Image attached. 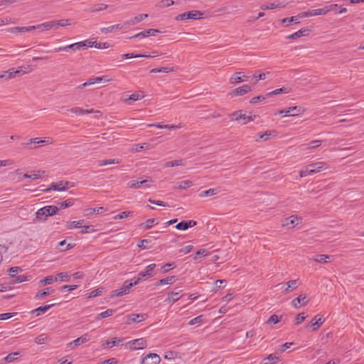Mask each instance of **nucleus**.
I'll use <instances>...</instances> for the list:
<instances>
[{"label":"nucleus","mask_w":364,"mask_h":364,"mask_svg":"<svg viewBox=\"0 0 364 364\" xmlns=\"http://www.w3.org/2000/svg\"><path fill=\"white\" fill-rule=\"evenodd\" d=\"M251 91V87L248 85H244L241 87H237L232 91V95L235 96H242Z\"/></svg>","instance_id":"393cba45"},{"label":"nucleus","mask_w":364,"mask_h":364,"mask_svg":"<svg viewBox=\"0 0 364 364\" xmlns=\"http://www.w3.org/2000/svg\"><path fill=\"white\" fill-rule=\"evenodd\" d=\"M187 13L188 19H199L201 18L203 13L198 10H193Z\"/></svg>","instance_id":"ea45409f"},{"label":"nucleus","mask_w":364,"mask_h":364,"mask_svg":"<svg viewBox=\"0 0 364 364\" xmlns=\"http://www.w3.org/2000/svg\"><path fill=\"white\" fill-rule=\"evenodd\" d=\"M84 220L67 222L65 226L68 229L81 228Z\"/></svg>","instance_id":"de8ad7c7"},{"label":"nucleus","mask_w":364,"mask_h":364,"mask_svg":"<svg viewBox=\"0 0 364 364\" xmlns=\"http://www.w3.org/2000/svg\"><path fill=\"white\" fill-rule=\"evenodd\" d=\"M290 92V89L289 87H283L279 89H276L272 92H269L267 94V97H272L274 95H277L282 93H289Z\"/></svg>","instance_id":"473e14b6"},{"label":"nucleus","mask_w":364,"mask_h":364,"mask_svg":"<svg viewBox=\"0 0 364 364\" xmlns=\"http://www.w3.org/2000/svg\"><path fill=\"white\" fill-rule=\"evenodd\" d=\"M44 174H45L44 171H40V170L33 171L31 173V179L35 180L37 178H41L43 176Z\"/></svg>","instance_id":"052dcab7"},{"label":"nucleus","mask_w":364,"mask_h":364,"mask_svg":"<svg viewBox=\"0 0 364 364\" xmlns=\"http://www.w3.org/2000/svg\"><path fill=\"white\" fill-rule=\"evenodd\" d=\"M131 350L144 349L146 347V341L144 338L130 341L128 343Z\"/></svg>","instance_id":"9d476101"},{"label":"nucleus","mask_w":364,"mask_h":364,"mask_svg":"<svg viewBox=\"0 0 364 364\" xmlns=\"http://www.w3.org/2000/svg\"><path fill=\"white\" fill-rule=\"evenodd\" d=\"M338 7V4H331L321 9L307 11L299 14L300 17H309L313 16L326 15L327 13Z\"/></svg>","instance_id":"f03ea898"},{"label":"nucleus","mask_w":364,"mask_h":364,"mask_svg":"<svg viewBox=\"0 0 364 364\" xmlns=\"http://www.w3.org/2000/svg\"><path fill=\"white\" fill-rule=\"evenodd\" d=\"M58 211V207L55 205H47L38 209L36 213L34 221H46L49 216H53Z\"/></svg>","instance_id":"f257e3e1"},{"label":"nucleus","mask_w":364,"mask_h":364,"mask_svg":"<svg viewBox=\"0 0 364 364\" xmlns=\"http://www.w3.org/2000/svg\"><path fill=\"white\" fill-rule=\"evenodd\" d=\"M264 360L271 361L272 362V363L269 362H264L263 364H273L274 363L280 361L281 358L279 355H277V353H272L269 355L267 358H265Z\"/></svg>","instance_id":"58836bf2"},{"label":"nucleus","mask_w":364,"mask_h":364,"mask_svg":"<svg viewBox=\"0 0 364 364\" xmlns=\"http://www.w3.org/2000/svg\"><path fill=\"white\" fill-rule=\"evenodd\" d=\"M152 182H153V181L151 178L143 180V181H137V180H132V181H130L127 183V186L129 188H133V189H137V188H140L141 187L149 188L151 186V183H152Z\"/></svg>","instance_id":"0eeeda50"},{"label":"nucleus","mask_w":364,"mask_h":364,"mask_svg":"<svg viewBox=\"0 0 364 364\" xmlns=\"http://www.w3.org/2000/svg\"><path fill=\"white\" fill-rule=\"evenodd\" d=\"M107 210L104 207H99L97 208H87L85 210L87 215H92L94 213L102 214Z\"/></svg>","instance_id":"e433bc0d"},{"label":"nucleus","mask_w":364,"mask_h":364,"mask_svg":"<svg viewBox=\"0 0 364 364\" xmlns=\"http://www.w3.org/2000/svg\"><path fill=\"white\" fill-rule=\"evenodd\" d=\"M57 281V277L50 275L45 277L43 279H41L39 283L41 285H49Z\"/></svg>","instance_id":"a19ab883"},{"label":"nucleus","mask_w":364,"mask_h":364,"mask_svg":"<svg viewBox=\"0 0 364 364\" xmlns=\"http://www.w3.org/2000/svg\"><path fill=\"white\" fill-rule=\"evenodd\" d=\"M114 312H115V310L112 309H108L106 311L99 314L97 315V319H101V318H107V317L111 316H112L114 314Z\"/></svg>","instance_id":"864d4df0"},{"label":"nucleus","mask_w":364,"mask_h":364,"mask_svg":"<svg viewBox=\"0 0 364 364\" xmlns=\"http://www.w3.org/2000/svg\"><path fill=\"white\" fill-rule=\"evenodd\" d=\"M173 4L174 1L173 0H161L156 3V6L162 9L172 6Z\"/></svg>","instance_id":"3c124183"},{"label":"nucleus","mask_w":364,"mask_h":364,"mask_svg":"<svg viewBox=\"0 0 364 364\" xmlns=\"http://www.w3.org/2000/svg\"><path fill=\"white\" fill-rule=\"evenodd\" d=\"M74 204V200L72 198L68 199L65 201L58 203L57 207H58V210L60 209H63L65 208H68L72 206Z\"/></svg>","instance_id":"49530a36"},{"label":"nucleus","mask_w":364,"mask_h":364,"mask_svg":"<svg viewBox=\"0 0 364 364\" xmlns=\"http://www.w3.org/2000/svg\"><path fill=\"white\" fill-rule=\"evenodd\" d=\"M159 33H160V31H159L158 29L149 28L147 30H144L140 33H138L129 37V38H144L148 36H154Z\"/></svg>","instance_id":"ddd939ff"},{"label":"nucleus","mask_w":364,"mask_h":364,"mask_svg":"<svg viewBox=\"0 0 364 364\" xmlns=\"http://www.w3.org/2000/svg\"><path fill=\"white\" fill-rule=\"evenodd\" d=\"M157 223H158L156 222V219L151 218V219H148L145 223H141L139 225V227H141V228H144V230H148V229H150L151 228H152V226L154 224H157Z\"/></svg>","instance_id":"09e8293b"},{"label":"nucleus","mask_w":364,"mask_h":364,"mask_svg":"<svg viewBox=\"0 0 364 364\" xmlns=\"http://www.w3.org/2000/svg\"><path fill=\"white\" fill-rule=\"evenodd\" d=\"M301 17L299 16V14L298 16H291L290 18H284L281 20V22H282V23H287L286 26H288L290 23H293V22L295 23H299V19Z\"/></svg>","instance_id":"79ce46f5"},{"label":"nucleus","mask_w":364,"mask_h":364,"mask_svg":"<svg viewBox=\"0 0 364 364\" xmlns=\"http://www.w3.org/2000/svg\"><path fill=\"white\" fill-rule=\"evenodd\" d=\"M330 257L331 256L328 255H318L316 257L314 258V260L316 262L324 264L328 262L327 259H329Z\"/></svg>","instance_id":"5fc2aeb1"},{"label":"nucleus","mask_w":364,"mask_h":364,"mask_svg":"<svg viewBox=\"0 0 364 364\" xmlns=\"http://www.w3.org/2000/svg\"><path fill=\"white\" fill-rule=\"evenodd\" d=\"M175 276L167 277L166 278L159 279L156 283V286L164 285V284H172L175 282Z\"/></svg>","instance_id":"2f4dec72"},{"label":"nucleus","mask_w":364,"mask_h":364,"mask_svg":"<svg viewBox=\"0 0 364 364\" xmlns=\"http://www.w3.org/2000/svg\"><path fill=\"white\" fill-rule=\"evenodd\" d=\"M300 284L301 282L299 279L290 280L285 284V285H287V287L284 289L282 293L284 294H289L290 292L296 289Z\"/></svg>","instance_id":"f3484780"},{"label":"nucleus","mask_w":364,"mask_h":364,"mask_svg":"<svg viewBox=\"0 0 364 364\" xmlns=\"http://www.w3.org/2000/svg\"><path fill=\"white\" fill-rule=\"evenodd\" d=\"M309 165L314 174L326 170L329 168V165L324 161H318Z\"/></svg>","instance_id":"4468645a"},{"label":"nucleus","mask_w":364,"mask_h":364,"mask_svg":"<svg viewBox=\"0 0 364 364\" xmlns=\"http://www.w3.org/2000/svg\"><path fill=\"white\" fill-rule=\"evenodd\" d=\"M306 316L305 315L304 313L299 314L294 319L295 325H299L306 319Z\"/></svg>","instance_id":"e2e57ef3"},{"label":"nucleus","mask_w":364,"mask_h":364,"mask_svg":"<svg viewBox=\"0 0 364 364\" xmlns=\"http://www.w3.org/2000/svg\"><path fill=\"white\" fill-rule=\"evenodd\" d=\"M107 8H108L107 4H105L103 3H100V4H95L92 7H91L90 9V11L91 13H95V12L104 11V10L107 9Z\"/></svg>","instance_id":"f704fd0d"},{"label":"nucleus","mask_w":364,"mask_h":364,"mask_svg":"<svg viewBox=\"0 0 364 364\" xmlns=\"http://www.w3.org/2000/svg\"><path fill=\"white\" fill-rule=\"evenodd\" d=\"M182 291L180 290L178 291H171L168 294V296L166 299L165 301L168 303H174L177 301L181 298V292Z\"/></svg>","instance_id":"a878e982"},{"label":"nucleus","mask_w":364,"mask_h":364,"mask_svg":"<svg viewBox=\"0 0 364 364\" xmlns=\"http://www.w3.org/2000/svg\"><path fill=\"white\" fill-rule=\"evenodd\" d=\"M38 29L48 31L52 28H57L55 21H47L38 25Z\"/></svg>","instance_id":"bb28decb"},{"label":"nucleus","mask_w":364,"mask_h":364,"mask_svg":"<svg viewBox=\"0 0 364 364\" xmlns=\"http://www.w3.org/2000/svg\"><path fill=\"white\" fill-rule=\"evenodd\" d=\"M309 32V28H304L291 35L287 36L286 37V38L289 39V40L296 39V38L302 37V36H308Z\"/></svg>","instance_id":"5701e85b"},{"label":"nucleus","mask_w":364,"mask_h":364,"mask_svg":"<svg viewBox=\"0 0 364 364\" xmlns=\"http://www.w3.org/2000/svg\"><path fill=\"white\" fill-rule=\"evenodd\" d=\"M123 28H125L124 26V23L122 25L118 23V24L112 25V26H109V27L101 28H100V31L102 33H108L113 32L115 30H121Z\"/></svg>","instance_id":"cd10ccee"},{"label":"nucleus","mask_w":364,"mask_h":364,"mask_svg":"<svg viewBox=\"0 0 364 364\" xmlns=\"http://www.w3.org/2000/svg\"><path fill=\"white\" fill-rule=\"evenodd\" d=\"M203 316L200 315V316H198L192 318L191 320H190V321L188 322V324L190 326H193L196 323H200L203 322Z\"/></svg>","instance_id":"338daca9"},{"label":"nucleus","mask_w":364,"mask_h":364,"mask_svg":"<svg viewBox=\"0 0 364 364\" xmlns=\"http://www.w3.org/2000/svg\"><path fill=\"white\" fill-rule=\"evenodd\" d=\"M230 118L231 119V120L235 121H239L242 119L243 121L242 124H246L248 122L253 121L255 118V115L247 116L246 114L242 113V110H237L230 114Z\"/></svg>","instance_id":"39448f33"},{"label":"nucleus","mask_w":364,"mask_h":364,"mask_svg":"<svg viewBox=\"0 0 364 364\" xmlns=\"http://www.w3.org/2000/svg\"><path fill=\"white\" fill-rule=\"evenodd\" d=\"M156 267V264L153 263V264H150L149 265H148L146 267V271L145 272H141L139 273L138 276H140L141 277H152V271L154 269V268Z\"/></svg>","instance_id":"c85d7f7f"},{"label":"nucleus","mask_w":364,"mask_h":364,"mask_svg":"<svg viewBox=\"0 0 364 364\" xmlns=\"http://www.w3.org/2000/svg\"><path fill=\"white\" fill-rule=\"evenodd\" d=\"M197 224L195 220L181 221L176 225V228L179 230H186L189 228L193 227Z\"/></svg>","instance_id":"b1692460"},{"label":"nucleus","mask_w":364,"mask_h":364,"mask_svg":"<svg viewBox=\"0 0 364 364\" xmlns=\"http://www.w3.org/2000/svg\"><path fill=\"white\" fill-rule=\"evenodd\" d=\"M184 163L182 159L178 160H174L165 163L164 164V168H169V167H173V166H183Z\"/></svg>","instance_id":"37998d69"},{"label":"nucleus","mask_w":364,"mask_h":364,"mask_svg":"<svg viewBox=\"0 0 364 364\" xmlns=\"http://www.w3.org/2000/svg\"><path fill=\"white\" fill-rule=\"evenodd\" d=\"M28 277L26 276V275L16 276L15 277H14V279L11 283L14 284L21 283L25 281H28L29 279Z\"/></svg>","instance_id":"13d9d810"},{"label":"nucleus","mask_w":364,"mask_h":364,"mask_svg":"<svg viewBox=\"0 0 364 364\" xmlns=\"http://www.w3.org/2000/svg\"><path fill=\"white\" fill-rule=\"evenodd\" d=\"M150 243H151V240H149L148 239H143L139 241L137 246L142 250H145V249L148 248V245Z\"/></svg>","instance_id":"69168bd1"},{"label":"nucleus","mask_w":364,"mask_h":364,"mask_svg":"<svg viewBox=\"0 0 364 364\" xmlns=\"http://www.w3.org/2000/svg\"><path fill=\"white\" fill-rule=\"evenodd\" d=\"M219 193L218 188H210L207 191H202L199 193L200 198H205L208 196H213Z\"/></svg>","instance_id":"72a5a7b5"},{"label":"nucleus","mask_w":364,"mask_h":364,"mask_svg":"<svg viewBox=\"0 0 364 364\" xmlns=\"http://www.w3.org/2000/svg\"><path fill=\"white\" fill-rule=\"evenodd\" d=\"M148 316L146 314H132L127 316V324L133 323H139L146 319Z\"/></svg>","instance_id":"f8f14e48"},{"label":"nucleus","mask_w":364,"mask_h":364,"mask_svg":"<svg viewBox=\"0 0 364 364\" xmlns=\"http://www.w3.org/2000/svg\"><path fill=\"white\" fill-rule=\"evenodd\" d=\"M153 55H146L145 54H134V53H126L122 55V58L123 59H129V58H153L157 56L161 55V54L156 51H153Z\"/></svg>","instance_id":"a211bd4d"},{"label":"nucleus","mask_w":364,"mask_h":364,"mask_svg":"<svg viewBox=\"0 0 364 364\" xmlns=\"http://www.w3.org/2000/svg\"><path fill=\"white\" fill-rule=\"evenodd\" d=\"M305 112V109L300 106H294L287 109H281L279 111V114H285V117L287 116H297Z\"/></svg>","instance_id":"6e6552de"},{"label":"nucleus","mask_w":364,"mask_h":364,"mask_svg":"<svg viewBox=\"0 0 364 364\" xmlns=\"http://www.w3.org/2000/svg\"><path fill=\"white\" fill-rule=\"evenodd\" d=\"M90 340V336L89 335V333H85L84 335H82V336L75 339L70 343H68V346H78L82 343H85L89 341Z\"/></svg>","instance_id":"4be33fe9"},{"label":"nucleus","mask_w":364,"mask_h":364,"mask_svg":"<svg viewBox=\"0 0 364 364\" xmlns=\"http://www.w3.org/2000/svg\"><path fill=\"white\" fill-rule=\"evenodd\" d=\"M33 143L37 144L39 145H43L45 144H50V142H49L48 140L46 141V139H40L39 138H33V139H29V141L28 142L23 143V145L28 146Z\"/></svg>","instance_id":"4c0bfd02"},{"label":"nucleus","mask_w":364,"mask_h":364,"mask_svg":"<svg viewBox=\"0 0 364 364\" xmlns=\"http://www.w3.org/2000/svg\"><path fill=\"white\" fill-rule=\"evenodd\" d=\"M284 6H285L284 4H282L281 2H279V1H277L274 2L270 3L269 4L262 5L260 8L262 10H267V9H274L278 7L284 8Z\"/></svg>","instance_id":"7c9ffc66"},{"label":"nucleus","mask_w":364,"mask_h":364,"mask_svg":"<svg viewBox=\"0 0 364 364\" xmlns=\"http://www.w3.org/2000/svg\"><path fill=\"white\" fill-rule=\"evenodd\" d=\"M21 272L22 269L20 267H12L8 270L9 275L13 278L15 277L18 273Z\"/></svg>","instance_id":"4d7b16f0"},{"label":"nucleus","mask_w":364,"mask_h":364,"mask_svg":"<svg viewBox=\"0 0 364 364\" xmlns=\"http://www.w3.org/2000/svg\"><path fill=\"white\" fill-rule=\"evenodd\" d=\"M308 303L306 294H301L291 301V306L295 309H299L301 306H306Z\"/></svg>","instance_id":"412c9836"},{"label":"nucleus","mask_w":364,"mask_h":364,"mask_svg":"<svg viewBox=\"0 0 364 364\" xmlns=\"http://www.w3.org/2000/svg\"><path fill=\"white\" fill-rule=\"evenodd\" d=\"M26 71L22 72L21 70H15L14 68L9 69L8 70L4 71L0 75V80H8L12 78H14L16 75H19L22 73H26Z\"/></svg>","instance_id":"1a4fd4ad"},{"label":"nucleus","mask_w":364,"mask_h":364,"mask_svg":"<svg viewBox=\"0 0 364 364\" xmlns=\"http://www.w3.org/2000/svg\"><path fill=\"white\" fill-rule=\"evenodd\" d=\"M161 358L156 353H149L142 359L141 364H159Z\"/></svg>","instance_id":"dca6fc26"},{"label":"nucleus","mask_w":364,"mask_h":364,"mask_svg":"<svg viewBox=\"0 0 364 364\" xmlns=\"http://www.w3.org/2000/svg\"><path fill=\"white\" fill-rule=\"evenodd\" d=\"M120 162H121V161L118 159L102 160V161H99L98 166H103L110 165V164H118Z\"/></svg>","instance_id":"c03bdc74"},{"label":"nucleus","mask_w":364,"mask_h":364,"mask_svg":"<svg viewBox=\"0 0 364 364\" xmlns=\"http://www.w3.org/2000/svg\"><path fill=\"white\" fill-rule=\"evenodd\" d=\"M48 337L46 334L43 333L35 338L36 343L38 345L44 344L47 342Z\"/></svg>","instance_id":"6e6d98bb"},{"label":"nucleus","mask_w":364,"mask_h":364,"mask_svg":"<svg viewBox=\"0 0 364 364\" xmlns=\"http://www.w3.org/2000/svg\"><path fill=\"white\" fill-rule=\"evenodd\" d=\"M83 46L81 42H77L63 47L55 48L53 51L55 53L60 51L74 53L77 50H83Z\"/></svg>","instance_id":"423d86ee"},{"label":"nucleus","mask_w":364,"mask_h":364,"mask_svg":"<svg viewBox=\"0 0 364 364\" xmlns=\"http://www.w3.org/2000/svg\"><path fill=\"white\" fill-rule=\"evenodd\" d=\"M208 255V252L205 249H200L196 252V256L193 257L195 260L198 259L199 257H205Z\"/></svg>","instance_id":"0e129e2a"},{"label":"nucleus","mask_w":364,"mask_h":364,"mask_svg":"<svg viewBox=\"0 0 364 364\" xmlns=\"http://www.w3.org/2000/svg\"><path fill=\"white\" fill-rule=\"evenodd\" d=\"M54 306H55V304H49V305H46L44 306H40V307L33 310L31 311V313L32 314L36 313V316H39L41 314L45 313L46 311H48V309H50L51 307H53Z\"/></svg>","instance_id":"c9c22d12"},{"label":"nucleus","mask_w":364,"mask_h":364,"mask_svg":"<svg viewBox=\"0 0 364 364\" xmlns=\"http://www.w3.org/2000/svg\"><path fill=\"white\" fill-rule=\"evenodd\" d=\"M247 78L248 77L245 75L243 73L237 72L231 76L230 79V82L232 85H235L245 81Z\"/></svg>","instance_id":"aec40b11"},{"label":"nucleus","mask_w":364,"mask_h":364,"mask_svg":"<svg viewBox=\"0 0 364 364\" xmlns=\"http://www.w3.org/2000/svg\"><path fill=\"white\" fill-rule=\"evenodd\" d=\"M132 287V284H130V281L126 280L123 283L122 287L120 289L115 290L112 295L116 296H122L123 295H125V294H128L129 289Z\"/></svg>","instance_id":"2eb2a0df"},{"label":"nucleus","mask_w":364,"mask_h":364,"mask_svg":"<svg viewBox=\"0 0 364 364\" xmlns=\"http://www.w3.org/2000/svg\"><path fill=\"white\" fill-rule=\"evenodd\" d=\"M148 17V14H140L138 16H136L129 20L125 21L124 23V26L125 28H128L131 26L136 25V23L142 21L144 19Z\"/></svg>","instance_id":"6ab92c4d"},{"label":"nucleus","mask_w":364,"mask_h":364,"mask_svg":"<svg viewBox=\"0 0 364 364\" xmlns=\"http://www.w3.org/2000/svg\"><path fill=\"white\" fill-rule=\"evenodd\" d=\"M314 174L311 169L309 168V165H307L304 169L301 170L299 175L301 177H306L309 175Z\"/></svg>","instance_id":"680f3d73"},{"label":"nucleus","mask_w":364,"mask_h":364,"mask_svg":"<svg viewBox=\"0 0 364 364\" xmlns=\"http://www.w3.org/2000/svg\"><path fill=\"white\" fill-rule=\"evenodd\" d=\"M73 185L71 182L66 181L64 182L63 181H59L58 183H52L49 188L46 189H43L42 191L44 192H48L51 190L58 191H66L68 188L73 187Z\"/></svg>","instance_id":"20e7f679"},{"label":"nucleus","mask_w":364,"mask_h":364,"mask_svg":"<svg viewBox=\"0 0 364 364\" xmlns=\"http://www.w3.org/2000/svg\"><path fill=\"white\" fill-rule=\"evenodd\" d=\"M302 223V218L297 215H291L284 218L282 222V227L287 229H292Z\"/></svg>","instance_id":"7ed1b4c3"},{"label":"nucleus","mask_w":364,"mask_h":364,"mask_svg":"<svg viewBox=\"0 0 364 364\" xmlns=\"http://www.w3.org/2000/svg\"><path fill=\"white\" fill-rule=\"evenodd\" d=\"M134 213L132 211H123L113 217L114 220H120L127 218L128 217L133 216Z\"/></svg>","instance_id":"8fccbe9b"},{"label":"nucleus","mask_w":364,"mask_h":364,"mask_svg":"<svg viewBox=\"0 0 364 364\" xmlns=\"http://www.w3.org/2000/svg\"><path fill=\"white\" fill-rule=\"evenodd\" d=\"M18 354H19L18 353H9L8 355H6L4 358V360H5L7 363H11V362L14 361V360H16L17 358L16 356Z\"/></svg>","instance_id":"774afa93"},{"label":"nucleus","mask_w":364,"mask_h":364,"mask_svg":"<svg viewBox=\"0 0 364 364\" xmlns=\"http://www.w3.org/2000/svg\"><path fill=\"white\" fill-rule=\"evenodd\" d=\"M265 78H266V74L262 73L259 71L256 72L253 75V79L255 80V82H254L255 84L257 83V82L259 80H264Z\"/></svg>","instance_id":"bf43d9fd"},{"label":"nucleus","mask_w":364,"mask_h":364,"mask_svg":"<svg viewBox=\"0 0 364 364\" xmlns=\"http://www.w3.org/2000/svg\"><path fill=\"white\" fill-rule=\"evenodd\" d=\"M173 68H168V67H161V68H153L150 70L151 73H168L170 72H173Z\"/></svg>","instance_id":"a18cd8bd"},{"label":"nucleus","mask_w":364,"mask_h":364,"mask_svg":"<svg viewBox=\"0 0 364 364\" xmlns=\"http://www.w3.org/2000/svg\"><path fill=\"white\" fill-rule=\"evenodd\" d=\"M324 322L325 319L318 314L311 320L309 323L306 326V328L312 327L313 331H316Z\"/></svg>","instance_id":"9b49d317"},{"label":"nucleus","mask_w":364,"mask_h":364,"mask_svg":"<svg viewBox=\"0 0 364 364\" xmlns=\"http://www.w3.org/2000/svg\"><path fill=\"white\" fill-rule=\"evenodd\" d=\"M53 292H54V289H50V288H46L44 290H41V291H38L35 296V298L36 299H41Z\"/></svg>","instance_id":"c756f323"},{"label":"nucleus","mask_w":364,"mask_h":364,"mask_svg":"<svg viewBox=\"0 0 364 364\" xmlns=\"http://www.w3.org/2000/svg\"><path fill=\"white\" fill-rule=\"evenodd\" d=\"M193 186V182L189 180L182 181L178 183L177 188L181 190H185Z\"/></svg>","instance_id":"603ef678"}]
</instances>
